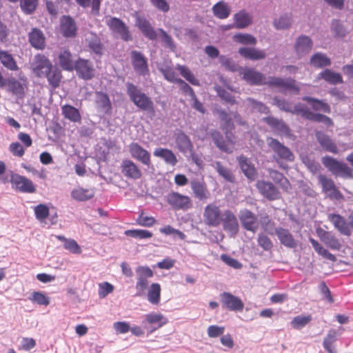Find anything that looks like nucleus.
<instances>
[{"mask_svg":"<svg viewBox=\"0 0 353 353\" xmlns=\"http://www.w3.org/2000/svg\"><path fill=\"white\" fill-rule=\"evenodd\" d=\"M125 87L128 95L137 108L143 111L154 112L152 100L141 88L130 82H127Z\"/></svg>","mask_w":353,"mask_h":353,"instance_id":"obj_1","label":"nucleus"},{"mask_svg":"<svg viewBox=\"0 0 353 353\" xmlns=\"http://www.w3.org/2000/svg\"><path fill=\"white\" fill-rule=\"evenodd\" d=\"M267 144L268 147L274 153V159L276 161L279 166L285 169L287 166L283 165L281 161H285L288 162H292L294 160V155L289 148L284 145L277 139L272 137L267 138Z\"/></svg>","mask_w":353,"mask_h":353,"instance_id":"obj_2","label":"nucleus"},{"mask_svg":"<svg viewBox=\"0 0 353 353\" xmlns=\"http://www.w3.org/2000/svg\"><path fill=\"white\" fill-rule=\"evenodd\" d=\"M322 163L334 175L345 179H353V170L347 164L330 156L322 158Z\"/></svg>","mask_w":353,"mask_h":353,"instance_id":"obj_3","label":"nucleus"},{"mask_svg":"<svg viewBox=\"0 0 353 353\" xmlns=\"http://www.w3.org/2000/svg\"><path fill=\"white\" fill-rule=\"evenodd\" d=\"M77 77L85 81L92 79L95 76V68L90 59L79 57L74 67Z\"/></svg>","mask_w":353,"mask_h":353,"instance_id":"obj_4","label":"nucleus"},{"mask_svg":"<svg viewBox=\"0 0 353 353\" xmlns=\"http://www.w3.org/2000/svg\"><path fill=\"white\" fill-rule=\"evenodd\" d=\"M143 318L141 325L148 334L153 333L168 323V319L159 313L150 312L145 314Z\"/></svg>","mask_w":353,"mask_h":353,"instance_id":"obj_5","label":"nucleus"},{"mask_svg":"<svg viewBox=\"0 0 353 353\" xmlns=\"http://www.w3.org/2000/svg\"><path fill=\"white\" fill-rule=\"evenodd\" d=\"M52 63L44 54H36L31 63L30 68L36 77L43 78L47 75V72L50 71Z\"/></svg>","mask_w":353,"mask_h":353,"instance_id":"obj_6","label":"nucleus"},{"mask_svg":"<svg viewBox=\"0 0 353 353\" xmlns=\"http://www.w3.org/2000/svg\"><path fill=\"white\" fill-rule=\"evenodd\" d=\"M137 279L136 289L137 290V295H142L145 290L148 288V279L152 278L154 275L152 270L146 266H139L136 269Z\"/></svg>","mask_w":353,"mask_h":353,"instance_id":"obj_7","label":"nucleus"},{"mask_svg":"<svg viewBox=\"0 0 353 353\" xmlns=\"http://www.w3.org/2000/svg\"><path fill=\"white\" fill-rule=\"evenodd\" d=\"M221 223L223 230L231 237H234L239 230V225L236 215L230 210L223 212Z\"/></svg>","mask_w":353,"mask_h":353,"instance_id":"obj_8","label":"nucleus"},{"mask_svg":"<svg viewBox=\"0 0 353 353\" xmlns=\"http://www.w3.org/2000/svg\"><path fill=\"white\" fill-rule=\"evenodd\" d=\"M222 214L219 207L214 203L209 204L204 209V222L208 226L217 227L221 223Z\"/></svg>","mask_w":353,"mask_h":353,"instance_id":"obj_9","label":"nucleus"},{"mask_svg":"<svg viewBox=\"0 0 353 353\" xmlns=\"http://www.w3.org/2000/svg\"><path fill=\"white\" fill-rule=\"evenodd\" d=\"M166 201L174 210H186L192 208V201L189 196L172 192L166 196Z\"/></svg>","mask_w":353,"mask_h":353,"instance_id":"obj_10","label":"nucleus"},{"mask_svg":"<svg viewBox=\"0 0 353 353\" xmlns=\"http://www.w3.org/2000/svg\"><path fill=\"white\" fill-rule=\"evenodd\" d=\"M130 58L133 69L137 74L143 77L149 74L148 60L143 53L132 50L130 52Z\"/></svg>","mask_w":353,"mask_h":353,"instance_id":"obj_11","label":"nucleus"},{"mask_svg":"<svg viewBox=\"0 0 353 353\" xmlns=\"http://www.w3.org/2000/svg\"><path fill=\"white\" fill-rule=\"evenodd\" d=\"M239 218L244 229L248 231L256 232L259 228L257 216L248 209L239 211Z\"/></svg>","mask_w":353,"mask_h":353,"instance_id":"obj_12","label":"nucleus"},{"mask_svg":"<svg viewBox=\"0 0 353 353\" xmlns=\"http://www.w3.org/2000/svg\"><path fill=\"white\" fill-rule=\"evenodd\" d=\"M108 26L113 32L119 34L121 39L124 41L132 40L128 27L120 19L117 17L111 18L108 22Z\"/></svg>","mask_w":353,"mask_h":353,"instance_id":"obj_13","label":"nucleus"},{"mask_svg":"<svg viewBox=\"0 0 353 353\" xmlns=\"http://www.w3.org/2000/svg\"><path fill=\"white\" fill-rule=\"evenodd\" d=\"M85 42L90 51L101 57L104 54L105 48L96 33L89 32L85 35Z\"/></svg>","mask_w":353,"mask_h":353,"instance_id":"obj_14","label":"nucleus"},{"mask_svg":"<svg viewBox=\"0 0 353 353\" xmlns=\"http://www.w3.org/2000/svg\"><path fill=\"white\" fill-rule=\"evenodd\" d=\"M10 182L12 187L21 192L34 193L36 191V187L32 181L23 176L13 174Z\"/></svg>","mask_w":353,"mask_h":353,"instance_id":"obj_15","label":"nucleus"},{"mask_svg":"<svg viewBox=\"0 0 353 353\" xmlns=\"http://www.w3.org/2000/svg\"><path fill=\"white\" fill-rule=\"evenodd\" d=\"M220 300L223 308L230 311H241L243 309L244 303L240 298L230 292H224L220 295Z\"/></svg>","mask_w":353,"mask_h":353,"instance_id":"obj_16","label":"nucleus"},{"mask_svg":"<svg viewBox=\"0 0 353 353\" xmlns=\"http://www.w3.org/2000/svg\"><path fill=\"white\" fill-rule=\"evenodd\" d=\"M241 74H243V79L250 85H268V78L253 68H246L243 69Z\"/></svg>","mask_w":353,"mask_h":353,"instance_id":"obj_17","label":"nucleus"},{"mask_svg":"<svg viewBox=\"0 0 353 353\" xmlns=\"http://www.w3.org/2000/svg\"><path fill=\"white\" fill-rule=\"evenodd\" d=\"M129 152L132 157L145 165L151 164L150 152L141 147L138 143H132L129 145Z\"/></svg>","mask_w":353,"mask_h":353,"instance_id":"obj_18","label":"nucleus"},{"mask_svg":"<svg viewBox=\"0 0 353 353\" xmlns=\"http://www.w3.org/2000/svg\"><path fill=\"white\" fill-rule=\"evenodd\" d=\"M256 188L259 192L270 201L276 200L280 198V192L277 188L271 182L259 181Z\"/></svg>","mask_w":353,"mask_h":353,"instance_id":"obj_19","label":"nucleus"},{"mask_svg":"<svg viewBox=\"0 0 353 353\" xmlns=\"http://www.w3.org/2000/svg\"><path fill=\"white\" fill-rule=\"evenodd\" d=\"M268 85L271 86L283 88L285 90H290L296 94H298L300 91V88L297 85L296 81L290 78L283 79L280 77H269Z\"/></svg>","mask_w":353,"mask_h":353,"instance_id":"obj_20","label":"nucleus"},{"mask_svg":"<svg viewBox=\"0 0 353 353\" xmlns=\"http://www.w3.org/2000/svg\"><path fill=\"white\" fill-rule=\"evenodd\" d=\"M121 172L128 179H139L142 176V172L138 165L132 160L125 159L121 164Z\"/></svg>","mask_w":353,"mask_h":353,"instance_id":"obj_21","label":"nucleus"},{"mask_svg":"<svg viewBox=\"0 0 353 353\" xmlns=\"http://www.w3.org/2000/svg\"><path fill=\"white\" fill-rule=\"evenodd\" d=\"M318 179L321 185L323 191L325 193H328L330 198L337 200L343 198V194L336 189L332 179L322 174L318 176Z\"/></svg>","mask_w":353,"mask_h":353,"instance_id":"obj_22","label":"nucleus"},{"mask_svg":"<svg viewBox=\"0 0 353 353\" xmlns=\"http://www.w3.org/2000/svg\"><path fill=\"white\" fill-rule=\"evenodd\" d=\"M313 47L312 40L306 35L298 37L294 43V51L299 57L308 54Z\"/></svg>","mask_w":353,"mask_h":353,"instance_id":"obj_23","label":"nucleus"},{"mask_svg":"<svg viewBox=\"0 0 353 353\" xmlns=\"http://www.w3.org/2000/svg\"><path fill=\"white\" fill-rule=\"evenodd\" d=\"M61 31L63 37L72 38L77 35V26L70 16H63L60 19Z\"/></svg>","mask_w":353,"mask_h":353,"instance_id":"obj_24","label":"nucleus"},{"mask_svg":"<svg viewBox=\"0 0 353 353\" xmlns=\"http://www.w3.org/2000/svg\"><path fill=\"white\" fill-rule=\"evenodd\" d=\"M135 25L141 31L142 34L150 40H156L157 33L148 20L144 17L137 16Z\"/></svg>","mask_w":353,"mask_h":353,"instance_id":"obj_25","label":"nucleus"},{"mask_svg":"<svg viewBox=\"0 0 353 353\" xmlns=\"http://www.w3.org/2000/svg\"><path fill=\"white\" fill-rule=\"evenodd\" d=\"M275 234L277 236L281 244L285 247L288 248H296L297 241L288 229L279 227Z\"/></svg>","mask_w":353,"mask_h":353,"instance_id":"obj_26","label":"nucleus"},{"mask_svg":"<svg viewBox=\"0 0 353 353\" xmlns=\"http://www.w3.org/2000/svg\"><path fill=\"white\" fill-rule=\"evenodd\" d=\"M263 121L270 126L279 134L288 136L290 133V130L287 124L282 120L275 118L272 116L265 117Z\"/></svg>","mask_w":353,"mask_h":353,"instance_id":"obj_27","label":"nucleus"},{"mask_svg":"<svg viewBox=\"0 0 353 353\" xmlns=\"http://www.w3.org/2000/svg\"><path fill=\"white\" fill-rule=\"evenodd\" d=\"M328 219L341 234L347 236L351 235L352 232L349 227V223H347L343 216L338 214H330L328 215Z\"/></svg>","mask_w":353,"mask_h":353,"instance_id":"obj_28","label":"nucleus"},{"mask_svg":"<svg viewBox=\"0 0 353 353\" xmlns=\"http://www.w3.org/2000/svg\"><path fill=\"white\" fill-rule=\"evenodd\" d=\"M175 141L178 150L185 155L194 148L189 137L181 130L175 134Z\"/></svg>","mask_w":353,"mask_h":353,"instance_id":"obj_29","label":"nucleus"},{"mask_svg":"<svg viewBox=\"0 0 353 353\" xmlns=\"http://www.w3.org/2000/svg\"><path fill=\"white\" fill-rule=\"evenodd\" d=\"M28 40L30 45L37 50H43L46 46V38L43 32L37 28H34L28 33Z\"/></svg>","mask_w":353,"mask_h":353,"instance_id":"obj_30","label":"nucleus"},{"mask_svg":"<svg viewBox=\"0 0 353 353\" xmlns=\"http://www.w3.org/2000/svg\"><path fill=\"white\" fill-rule=\"evenodd\" d=\"M239 54L243 58L252 61L263 59L266 57L265 50L251 47H243L239 49Z\"/></svg>","mask_w":353,"mask_h":353,"instance_id":"obj_31","label":"nucleus"},{"mask_svg":"<svg viewBox=\"0 0 353 353\" xmlns=\"http://www.w3.org/2000/svg\"><path fill=\"white\" fill-rule=\"evenodd\" d=\"M315 135L319 143L325 151L333 154L339 153L336 143L328 135L321 131L316 132Z\"/></svg>","mask_w":353,"mask_h":353,"instance_id":"obj_32","label":"nucleus"},{"mask_svg":"<svg viewBox=\"0 0 353 353\" xmlns=\"http://www.w3.org/2000/svg\"><path fill=\"white\" fill-rule=\"evenodd\" d=\"M318 235L325 245L331 250H339L341 249V243L331 232L321 230L318 231Z\"/></svg>","mask_w":353,"mask_h":353,"instance_id":"obj_33","label":"nucleus"},{"mask_svg":"<svg viewBox=\"0 0 353 353\" xmlns=\"http://www.w3.org/2000/svg\"><path fill=\"white\" fill-rule=\"evenodd\" d=\"M58 60L59 64L63 70L69 72L74 70L76 60H74V56L69 50L61 51L59 54Z\"/></svg>","mask_w":353,"mask_h":353,"instance_id":"obj_34","label":"nucleus"},{"mask_svg":"<svg viewBox=\"0 0 353 353\" xmlns=\"http://www.w3.org/2000/svg\"><path fill=\"white\" fill-rule=\"evenodd\" d=\"M238 162L242 172L248 179L252 181L254 180L256 176V171L249 159L244 155H241L238 157Z\"/></svg>","mask_w":353,"mask_h":353,"instance_id":"obj_35","label":"nucleus"},{"mask_svg":"<svg viewBox=\"0 0 353 353\" xmlns=\"http://www.w3.org/2000/svg\"><path fill=\"white\" fill-rule=\"evenodd\" d=\"M154 155L164 160L165 163L174 166L178 160L174 152L169 149L158 148L154 151Z\"/></svg>","mask_w":353,"mask_h":353,"instance_id":"obj_36","label":"nucleus"},{"mask_svg":"<svg viewBox=\"0 0 353 353\" xmlns=\"http://www.w3.org/2000/svg\"><path fill=\"white\" fill-rule=\"evenodd\" d=\"M61 113L64 118L73 123H80L81 115L79 110L74 106L68 104L61 107Z\"/></svg>","mask_w":353,"mask_h":353,"instance_id":"obj_37","label":"nucleus"},{"mask_svg":"<svg viewBox=\"0 0 353 353\" xmlns=\"http://www.w3.org/2000/svg\"><path fill=\"white\" fill-rule=\"evenodd\" d=\"M94 195L93 188H83L78 187L71 192V196L76 201H85L92 199Z\"/></svg>","mask_w":353,"mask_h":353,"instance_id":"obj_38","label":"nucleus"},{"mask_svg":"<svg viewBox=\"0 0 353 353\" xmlns=\"http://www.w3.org/2000/svg\"><path fill=\"white\" fill-rule=\"evenodd\" d=\"M212 12L214 15L220 19H227L231 13V8L230 6L223 1H219L212 6Z\"/></svg>","mask_w":353,"mask_h":353,"instance_id":"obj_39","label":"nucleus"},{"mask_svg":"<svg viewBox=\"0 0 353 353\" xmlns=\"http://www.w3.org/2000/svg\"><path fill=\"white\" fill-rule=\"evenodd\" d=\"M235 27L242 29L248 27L252 23V17L250 14L245 10H241L234 15Z\"/></svg>","mask_w":353,"mask_h":353,"instance_id":"obj_40","label":"nucleus"},{"mask_svg":"<svg viewBox=\"0 0 353 353\" xmlns=\"http://www.w3.org/2000/svg\"><path fill=\"white\" fill-rule=\"evenodd\" d=\"M270 178L285 191L288 192L291 189V185L288 179L280 172L275 170L268 171Z\"/></svg>","mask_w":353,"mask_h":353,"instance_id":"obj_41","label":"nucleus"},{"mask_svg":"<svg viewBox=\"0 0 353 353\" xmlns=\"http://www.w3.org/2000/svg\"><path fill=\"white\" fill-rule=\"evenodd\" d=\"M303 100L311 105L312 108L316 111H322L327 114L331 112L330 106L322 100L312 97H304Z\"/></svg>","mask_w":353,"mask_h":353,"instance_id":"obj_42","label":"nucleus"},{"mask_svg":"<svg viewBox=\"0 0 353 353\" xmlns=\"http://www.w3.org/2000/svg\"><path fill=\"white\" fill-rule=\"evenodd\" d=\"M191 188L195 197L200 200L207 199L208 197V191L205 184L199 180H194L191 182Z\"/></svg>","mask_w":353,"mask_h":353,"instance_id":"obj_43","label":"nucleus"},{"mask_svg":"<svg viewBox=\"0 0 353 353\" xmlns=\"http://www.w3.org/2000/svg\"><path fill=\"white\" fill-rule=\"evenodd\" d=\"M338 336L339 335L336 330L332 329L328 331L323 342V346L324 349L327 352V353H336L333 344L337 341Z\"/></svg>","mask_w":353,"mask_h":353,"instance_id":"obj_44","label":"nucleus"},{"mask_svg":"<svg viewBox=\"0 0 353 353\" xmlns=\"http://www.w3.org/2000/svg\"><path fill=\"white\" fill-rule=\"evenodd\" d=\"M211 137L216 146L221 151L232 153V150L228 146L220 132L213 130L210 132Z\"/></svg>","mask_w":353,"mask_h":353,"instance_id":"obj_45","label":"nucleus"},{"mask_svg":"<svg viewBox=\"0 0 353 353\" xmlns=\"http://www.w3.org/2000/svg\"><path fill=\"white\" fill-rule=\"evenodd\" d=\"M0 61L8 70L17 71L19 69L13 56L8 51L0 50Z\"/></svg>","mask_w":353,"mask_h":353,"instance_id":"obj_46","label":"nucleus"},{"mask_svg":"<svg viewBox=\"0 0 353 353\" xmlns=\"http://www.w3.org/2000/svg\"><path fill=\"white\" fill-rule=\"evenodd\" d=\"M319 78L324 79L332 85H336L343 82L342 76L337 72H333L330 69H325L319 74Z\"/></svg>","mask_w":353,"mask_h":353,"instance_id":"obj_47","label":"nucleus"},{"mask_svg":"<svg viewBox=\"0 0 353 353\" xmlns=\"http://www.w3.org/2000/svg\"><path fill=\"white\" fill-rule=\"evenodd\" d=\"M96 103L105 113L110 112L112 105L108 95L102 92H96Z\"/></svg>","mask_w":353,"mask_h":353,"instance_id":"obj_48","label":"nucleus"},{"mask_svg":"<svg viewBox=\"0 0 353 353\" xmlns=\"http://www.w3.org/2000/svg\"><path fill=\"white\" fill-rule=\"evenodd\" d=\"M293 23L292 14L285 13L281 14L278 19H274L273 22L274 27L276 30L289 29Z\"/></svg>","mask_w":353,"mask_h":353,"instance_id":"obj_49","label":"nucleus"},{"mask_svg":"<svg viewBox=\"0 0 353 353\" xmlns=\"http://www.w3.org/2000/svg\"><path fill=\"white\" fill-rule=\"evenodd\" d=\"M43 78H46L49 84L56 88L59 85L62 75L60 70L52 65L50 71L47 72V75L43 76Z\"/></svg>","mask_w":353,"mask_h":353,"instance_id":"obj_50","label":"nucleus"},{"mask_svg":"<svg viewBox=\"0 0 353 353\" xmlns=\"http://www.w3.org/2000/svg\"><path fill=\"white\" fill-rule=\"evenodd\" d=\"M310 64L315 68H323L331 65L330 59L321 52L314 54L310 58Z\"/></svg>","mask_w":353,"mask_h":353,"instance_id":"obj_51","label":"nucleus"},{"mask_svg":"<svg viewBox=\"0 0 353 353\" xmlns=\"http://www.w3.org/2000/svg\"><path fill=\"white\" fill-rule=\"evenodd\" d=\"M214 168L218 172L219 175L223 178L226 181L233 183L235 181L234 175L230 168L224 166L221 162L216 161L213 165Z\"/></svg>","mask_w":353,"mask_h":353,"instance_id":"obj_52","label":"nucleus"},{"mask_svg":"<svg viewBox=\"0 0 353 353\" xmlns=\"http://www.w3.org/2000/svg\"><path fill=\"white\" fill-rule=\"evenodd\" d=\"M216 113L219 115V119L223 122V124H221V128L223 130L225 131V133L227 134L234 128L232 119L228 112L222 108L216 109Z\"/></svg>","mask_w":353,"mask_h":353,"instance_id":"obj_53","label":"nucleus"},{"mask_svg":"<svg viewBox=\"0 0 353 353\" xmlns=\"http://www.w3.org/2000/svg\"><path fill=\"white\" fill-rule=\"evenodd\" d=\"M8 87L14 95L22 99L24 97V88L23 84L14 78L10 79L8 81Z\"/></svg>","mask_w":353,"mask_h":353,"instance_id":"obj_54","label":"nucleus"},{"mask_svg":"<svg viewBox=\"0 0 353 353\" xmlns=\"http://www.w3.org/2000/svg\"><path fill=\"white\" fill-rule=\"evenodd\" d=\"M176 69L179 71L181 75L193 85H199V80L197 79L190 68L185 65L177 64Z\"/></svg>","mask_w":353,"mask_h":353,"instance_id":"obj_55","label":"nucleus"},{"mask_svg":"<svg viewBox=\"0 0 353 353\" xmlns=\"http://www.w3.org/2000/svg\"><path fill=\"white\" fill-rule=\"evenodd\" d=\"M310 242L311 243L314 250L319 255L333 262L336 261V257L333 254L330 253L327 250L321 246V244L316 240L311 238L310 239Z\"/></svg>","mask_w":353,"mask_h":353,"instance_id":"obj_56","label":"nucleus"},{"mask_svg":"<svg viewBox=\"0 0 353 353\" xmlns=\"http://www.w3.org/2000/svg\"><path fill=\"white\" fill-rule=\"evenodd\" d=\"M310 242L311 243L314 250L319 255L333 262L336 261V257L333 254L330 253L327 250L321 246V244L316 240L311 238L310 239Z\"/></svg>","mask_w":353,"mask_h":353,"instance_id":"obj_57","label":"nucleus"},{"mask_svg":"<svg viewBox=\"0 0 353 353\" xmlns=\"http://www.w3.org/2000/svg\"><path fill=\"white\" fill-rule=\"evenodd\" d=\"M310 242L311 243L314 250L319 255L333 262L336 261V257L333 254L330 253L327 250L321 246V244L316 240L311 238L310 239Z\"/></svg>","mask_w":353,"mask_h":353,"instance_id":"obj_58","label":"nucleus"},{"mask_svg":"<svg viewBox=\"0 0 353 353\" xmlns=\"http://www.w3.org/2000/svg\"><path fill=\"white\" fill-rule=\"evenodd\" d=\"M310 242L311 243L314 250L319 255L333 262L336 261V257L333 254L330 253L327 250L321 246V244L316 240L311 238L310 239Z\"/></svg>","mask_w":353,"mask_h":353,"instance_id":"obj_59","label":"nucleus"},{"mask_svg":"<svg viewBox=\"0 0 353 353\" xmlns=\"http://www.w3.org/2000/svg\"><path fill=\"white\" fill-rule=\"evenodd\" d=\"M57 239L64 243L63 247L65 250L70 251L73 254H80L81 249L76 241L71 239H66L64 236H56Z\"/></svg>","mask_w":353,"mask_h":353,"instance_id":"obj_60","label":"nucleus"},{"mask_svg":"<svg viewBox=\"0 0 353 353\" xmlns=\"http://www.w3.org/2000/svg\"><path fill=\"white\" fill-rule=\"evenodd\" d=\"M161 287L159 283H152L148 292V300L154 305H157L160 301Z\"/></svg>","mask_w":353,"mask_h":353,"instance_id":"obj_61","label":"nucleus"},{"mask_svg":"<svg viewBox=\"0 0 353 353\" xmlns=\"http://www.w3.org/2000/svg\"><path fill=\"white\" fill-rule=\"evenodd\" d=\"M246 105L251 108L252 110L259 112L262 114H268L270 110L263 102L257 101L252 98L246 99Z\"/></svg>","mask_w":353,"mask_h":353,"instance_id":"obj_62","label":"nucleus"},{"mask_svg":"<svg viewBox=\"0 0 353 353\" xmlns=\"http://www.w3.org/2000/svg\"><path fill=\"white\" fill-rule=\"evenodd\" d=\"M28 299L39 305L47 306L50 304V298L41 292H33L28 297Z\"/></svg>","mask_w":353,"mask_h":353,"instance_id":"obj_63","label":"nucleus"},{"mask_svg":"<svg viewBox=\"0 0 353 353\" xmlns=\"http://www.w3.org/2000/svg\"><path fill=\"white\" fill-rule=\"evenodd\" d=\"M290 113L296 115H301L303 118L308 119L312 111L305 105L301 103L291 107Z\"/></svg>","mask_w":353,"mask_h":353,"instance_id":"obj_64","label":"nucleus"}]
</instances>
